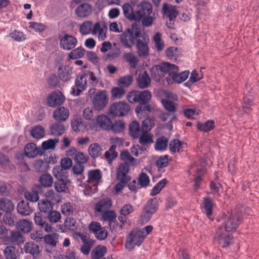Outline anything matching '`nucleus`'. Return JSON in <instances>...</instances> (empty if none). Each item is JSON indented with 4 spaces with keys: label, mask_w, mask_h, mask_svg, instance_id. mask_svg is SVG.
Returning a JSON list of instances; mask_svg holds the SVG:
<instances>
[{
    "label": "nucleus",
    "mask_w": 259,
    "mask_h": 259,
    "mask_svg": "<svg viewBox=\"0 0 259 259\" xmlns=\"http://www.w3.org/2000/svg\"><path fill=\"white\" fill-rule=\"evenodd\" d=\"M125 123L121 120L115 121L114 123L111 122L109 131H112L114 133H120L124 131Z\"/></svg>",
    "instance_id": "obj_42"
},
{
    "label": "nucleus",
    "mask_w": 259,
    "mask_h": 259,
    "mask_svg": "<svg viewBox=\"0 0 259 259\" xmlns=\"http://www.w3.org/2000/svg\"><path fill=\"white\" fill-rule=\"evenodd\" d=\"M85 50L81 47L72 50L68 54V58L70 59H76L83 57L85 54Z\"/></svg>",
    "instance_id": "obj_45"
},
{
    "label": "nucleus",
    "mask_w": 259,
    "mask_h": 259,
    "mask_svg": "<svg viewBox=\"0 0 259 259\" xmlns=\"http://www.w3.org/2000/svg\"><path fill=\"white\" fill-rule=\"evenodd\" d=\"M101 151V146L97 143L91 144L88 148L89 154L94 159L100 156Z\"/></svg>",
    "instance_id": "obj_33"
},
{
    "label": "nucleus",
    "mask_w": 259,
    "mask_h": 259,
    "mask_svg": "<svg viewBox=\"0 0 259 259\" xmlns=\"http://www.w3.org/2000/svg\"><path fill=\"white\" fill-rule=\"evenodd\" d=\"M152 11L151 4L147 2H144L138 6L137 10L136 12V23L139 22L145 16L149 15Z\"/></svg>",
    "instance_id": "obj_10"
},
{
    "label": "nucleus",
    "mask_w": 259,
    "mask_h": 259,
    "mask_svg": "<svg viewBox=\"0 0 259 259\" xmlns=\"http://www.w3.org/2000/svg\"><path fill=\"white\" fill-rule=\"evenodd\" d=\"M76 44L77 39L76 37L67 33L60 39V46L65 50H70L73 49Z\"/></svg>",
    "instance_id": "obj_11"
},
{
    "label": "nucleus",
    "mask_w": 259,
    "mask_h": 259,
    "mask_svg": "<svg viewBox=\"0 0 259 259\" xmlns=\"http://www.w3.org/2000/svg\"><path fill=\"white\" fill-rule=\"evenodd\" d=\"M122 9L124 16L126 18L131 21H135V22H136V13L134 12L133 9L129 3L124 4L122 6Z\"/></svg>",
    "instance_id": "obj_31"
},
{
    "label": "nucleus",
    "mask_w": 259,
    "mask_h": 259,
    "mask_svg": "<svg viewBox=\"0 0 259 259\" xmlns=\"http://www.w3.org/2000/svg\"><path fill=\"white\" fill-rule=\"evenodd\" d=\"M167 183L168 181L166 179L164 178L161 180L153 187L150 192V195L152 196H154L158 194L165 186Z\"/></svg>",
    "instance_id": "obj_43"
},
{
    "label": "nucleus",
    "mask_w": 259,
    "mask_h": 259,
    "mask_svg": "<svg viewBox=\"0 0 259 259\" xmlns=\"http://www.w3.org/2000/svg\"><path fill=\"white\" fill-rule=\"evenodd\" d=\"M47 220V216L43 215L40 212L35 213L34 217V221L36 225L40 226L41 228H44L46 232H50L52 231V227L50 225L46 222Z\"/></svg>",
    "instance_id": "obj_15"
},
{
    "label": "nucleus",
    "mask_w": 259,
    "mask_h": 259,
    "mask_svg": "<svg viewBox=\"0 0 259 259\" xmlns=\"http://www.w3.org/2000/svg\"><path fill=\"white\" fill-rule=\"evenodd\" d=\"M41 187L39 185H35L32 188V192H27L25 194V196L27 201L31 202H36L39 199L38 194H41Z\"/></svg>",
    "instance_id": "obj_18"
},
{
    "label": "nucleus",
    "mask_w": 259,
    "mask_h": 259,
    "mask_svg": "<svg viewBox=\"0 0 259 259\" xmlns=\"http://www.w3.org/2000/svg\"><path fill=\"white\" fill-rule=\"evenodd\" d=\"M119 39L125 48L131 49L135 45L139 57H146L149 55V38L148 35L142 32L139 24L134 22L131 28H127L120 34Z\"/></svg>",
    "instance_id": "obj_1"
},
{
    "label": "nucleus",
    "mask_w": 259,
    "mask_h": 259,
    "mask_svg": "<svg viewBox=\"0 0 259 259\" xmlns=\"http://www.w3.org/2000/svg\"><path fill=\"white\" fill-rule=\"evenodd\" d=\"M130 110V105L124 102L113 103L109 108V113L112 116H123L127 114Z\"/></svg>",
    "instance_id": "obj_7"
},
{
    "label": "nucleus",
    "mask_w": 259,
    "mask_h": 259,
    "mask_svg": "<svg viewBox=\"0 0 259 259\" xmlns=\"http://www.w3.org/2000/svg\"><path fill=\"white\" fill-rule=\"evenodd\" d=\"M59 79L56 74H52L48 79V85L50 88H54L59 85Z\"/></svg>",
    "instance_id": "obj_60"
},
{
    "label": "nucleus",
    "mask_w": 259,
    "mask_h": 259,
    "mask_svg": "<svg viewBox=\"0 0 259 259\" xmlns=\"http://www.w3.org/2000/svg\"><path fill=\"white\" fill-rule=\"evenodd\" d=\"M58 142L59 139L58 138H55L54 139H50L43 142L41 146L40 147L41 154H42V155H44L45 151L46 150L54 149Z\"/></svg>",
    "instance_id": "obj_25"
},
{
    "label": "nucleus",
    "mask_w": 259,
    "mask_h": 259,
    "mask_svg": "<svg viewBox=\"0 0 259 259\" xmlns=\"http://www.w3.org/2000/svg\"><path fill=\"white\" fill-rule=\"evenodd\" d=\"M40 151V147H37L33 143H30L25 146L24 153L28 157L34 158L37 155H42Z\"/></svg>",
    "instance_id": "obj_17"
},
{
    "label": "nucleus",
    "mask_w": 259,
    "mask_h": 259,
    "mask_svg": "<svg viewBox=\"0 0 259 259\" xmlns=\"http://www.w3.org/2000/svg\"><path fill=\"white\" fill-rule=\"evenodd\" d=\"M112 206V201L110 198L102 199L96 204L95 209L98 212H103L108 210Z\"/></svg>",
    "instance_id": "obj_22"
},
{
    "label": "nucleus",
    "mask_w": 259,
    "mask_h": 259,
    "mask_svg": "<svg viewBox=\"0 0 259 259\" xmlns=\"http://www.w3.org/2000/svg\"><path fill=\"white\" fill-rule=\"evenodd\" d=\"M86 89L85 85L80 82L78 79L75 80V87L72 88L71 94L74 96H79L80 93Z\"/></svg>",
    "instance_id": "obj_49"
},
{
    "label": "nucleus",
    "mask_w": 259,
    "mask_h": 259,
    "mask_svg": "<svg viewBox=\"0 0 259 259\" xmlns=\"http://www.w3.org/2000/svg\"><path fill=\"white\" fill-rule=\"evenodd\" d=\"M58 71V76L62 81L67 82L71 79L72 68L69 65H60Z\"/></svg>",
    "instance_id": "obj_13"
},
{
    "label": "nucleus",
    "mask_w": 259,
    "mask_h": 259,
    "mask_svg": "<svg viewBox=\"0 0 259 259\" xmlns=\"http://www.w3.org/2000/svg\"><path fill=\"white\" fill-rule=\"evenodd\" d=\"M97 122L101 128L109 131L111 120L107 116L102 114L98 116Z\"/></svg>",
    "instance_id": "obj_30"
},
{
    "label": "nucleus",
    "mask_w": 259,
    "mask_h": 259,
    "mask_svg": "<svg viewBox=\"0 0 259 259\" xmlns=\"http://www.w3.org/2000/svg\"><path fill=\"white\" fill-rule=\"evenodd\" d=\"M33 167L36 170L40 172L47 171L49 169L48 163L42 159L35 160L33 164Z\"/></svg>",
    "instance_id": "obj_44"
},
{
    "label": "nucleus",
    "mask_w": 259,
    "mask_h": 259,
    "mask_svg": "<svg viewBox=\"0 0 259 259\" xmlns=\"http://www.w3.org/2000/svg\"><path fill=\"white\" fill-rule=\"evenodd\" d=\"M130 171V165L129 164L125 162L123 163H121L118 168L117 169L116 178H121L124 180H126L127 178L129 179V181H131V178L130 176L127 175V174Z\"/></svg>",
    "instance_id": "obj_19"
},
{
    "label": "nucleus",
    "mask_w": 259,
    "mask_h": 259,
    "mask_svg": "<svg viewBox=\"0 0 259 259\" xmlns=\"http://www.w3.org/2000/svg\"><path fill=\"white\" fill-rule=\"evenodd\" d=\"M108 98L106 91H100L94 96L93 103L95 109L101 110L106 106Z\"/></svg>",
    "instance_id": "obj_9"
},
{
    "label": "nucleus",
    "mask_w": 259,
    "mask_h": 259,
    "mask_svg": "<svg viewBox=\"0 0 259 259\" xmlns=\"http://www.w3.org/2000/svg\"><path fill=\"white\" fill-rule=\"evenodd\" d=\"M153 136L149 134L148 132H142V135L139 138V143L143 145H146L153 143L152 139Z\"/></svg>",
    "instance_id": "obj_48"
},
{
    "label": "nucleus",
    "mask_w": 259,
    "mask_h": 259,
    "mask_svg": "<svg viewBox=\"0 0 259 259\" xmlns=\"http://www.w3.org/2000/svg\"><path fill=\"white\" fill-rule=\"evenodd\" d=\"M16 248L13 246H7L4 251V255L6 259H17Z\"/></svg>",
    "instance_id": "obj_53"
},
{
    "label": "nucleus",
    "mask_w": 259,
    "mask_h": 259,
    "mask_svg": "<svg viewBox=\"0 0 259 259\" xmlns=\"http://www.w3.org/2000/svg\"><path fill=\"white\" fill-rule=\"evenodd\" d=\"M102 179V173L100 169H96L90 170L88 171L89 183L92 182H99Z\"/></svg>",
    "instance_id": "obj_41"
},
{
    "label": "nucleus",
    "mask_w": 259,
    "mask_h": 259,
    "mask_svg": "<svg viewBox=\"0 0 259 259\" xmlns=\"http://www.w3.org/2000/svg\"><path fill=\"white\" fill-rule=\"evenodd\" d=\"M39 182L41 187V190L42 187L48 188L50 187L53 183V179L52 176L48 174H42L39 178Z\"/></svg>",
    "instance_id": "obj_37"
},
{
    "label": "nucleus",
    "mask_w": 259,
    "mask_h": 259,
    "mask_svg": "<svg viewBox=\"0 0 259 259\" xmlns=\"http://www.w3.org/2000/svg\"><path fill=\"white\" fill-rule=\"evenodd\" d=\"M141 132V127L137 121L134 120L129 124V134L134 139H138Z\"/></svg>",
    "instance_id": "obj_24"
},
{
    "label": "nucleus",
    "mask_w": 259,
    "mask_h": 259,
    "mask_svg": "<svg viewBox=\"0 0 259 259\" xmlns=\"http://www.w3.org/2000/svg\"><path fill=\"white\" fill-rule=\"evenodd\" d=\"M73 159L76 163L84 164L88 161L89 157L88 155H84L82 152H77L73 157Z\"/></svg>",
    "instance_id": "obj_55"
},
{
    "label": "nucleus",
    "mask_w": 259,
    "mask_h": 259,
    "mask_svg": "<svg viewBox=\"0 0 259 259\" xmlns=\"http://www.w3.org/2000/svg\"><path fill=\"white\" fill-rule=\"evenodd\" d=\"M215 127V123L214 120L210 119L207 120L204 123L200 122L197 123V128L198 131L203 132H208L213 130Z\"/></svg>",
    "instance_id": "obj_28"
},
{
    "label": "nucleus",
    "mask_w": 259,
    "mask_h": 259,
    "mask_svg": "<svg viewBox=\"0 0 259 259\" xmlns=\"http://www.w3.org/2000/svg\"><path fill=\"white\" fill-rule=\"evenodd\" d=\"M138 185H140V188L146 187L150 183V179L148 176L145 172L142 171L139 176L138 179Z\"/></svg>",
    "instance_id": "obj_50"
},
{
    "label": "nucleus",
    "mask_w": 259,
    "mask_h": 259,
    "mask_svg": "<svg viewBox=\"0 0 259 259\" xmlns=\"http://www.w3.org/2000/svg\"><path fill=\"white\" fill-rule=\"evenodd\" d=\"M70 180H63L62 179H57L54 183L55 190L58 192H64L67 189V184L70 183Z\"/></svg>",
    "instance_id": "obj_38"
},
{
    "label": "nucleus",
    "mask_w": 259,
    "mask_h": 259,
    "mask_svg": "<svg viewBox=\"0 0 259 259\" xmlns=\"http://www.w3.org/2000/svg\"><path fill=\"white\" fill-rule=\"evenodd\" d=\"M163 11L165 15H167L169 21L174 20L179 14V12L176 10L175 7L169 6L164 4L163 7Z\"/></svg>",
    "instance_id": "obj_26"
},
{
    "label": "nucleus",
    "mask_w": 259,
    "mask_h": 259,
    "mask_svg": "<svg viewBox=\"0 0 259 259\" xmlns=\"http://www.w3.org/2000/svg\"><path fill=\"white\" fill-rule=\"evenodd\" d=\"M136 80L138 87L141 89L148 88L151 82V78L147 71H144L142 75H139Z\"/></svg>",
    "instance_id": "obj_21"
},
{
    "label": "nucleus",
    "mask_w": 259,
    "mask_h": 259,
    "mask_svg": "<svg viewBox=\"0 0 259 259\" xmlns=\"http://www.w3.org/2000/svg\"><path fill=\"white\" fill-rule=\"evenodd\" d=\"M125 92L123 88L114 87L111 90L112 97L117 99H120L125 94Z\"/></svg>",
    "instance_id": "obj_62"
},
{
    "label": "nucleus",
    "mask_w": 259,
    "mask_h": 259,
    "mask_svg": "<svg viewBox=\"0 0 259 259\" xmlns=\"http://www.w3.org/2000/svg\"><path fill=\"white\" fill-rule=\"evenodd\" d=\"M161 102L164 108L168 112H174L176 110V107L173 101L167 99H163Z\"/></svg>",
    "instance_id": "obj_54"
},
{
    "label": "nucleus",
    "mask_w": 259,
    "mask_h": 259,
    "mask_svg": "<svg viewBox=\"0 0 259 259\" xmlns=\"http://www.w3.org/2000/svg\"><path fill=\"white\" fill-rule=\"evenodd\" d=\"M14 208L15 205L11 200L5 198L0 199V210L5 213L13 212Z\"/></svg>",
    "instance_id": "obj_27"
},
{
    "label": "nucleus",
    "mask_w": 259,
    "mask_h": 259,
    "mask_svg": "<svg viewBox=\"0 0 259 259\" xmlns=\"http://www.w3.org/2000/svg\"><path fill=\"white\" fill-rule=\"evenodd\" d=\"M47 217L50 222L56 223L60 221L61 214L57 211L52 210L47 215Z\"/></svg>",
    "instance_id": "obj_59"
},
{
    "label": "nucleus",
    "mask_w": 259,
    "mask_h": 259,
    "mask_svg": "<svg viewBox=\"0 0 259 259\" xmlns=\"http://www.w3.org/2000/svg\"><path fill=\"white\" fill-rule=\"evenodd\" d=\"M65 100V97L60 91H55L51 93L47 99L48 106L55 108L62 105Z\"/></svg>",
    "instance_id": "obj_8"
},
{
    "label": "nucleus",
    "mask_w": 259,
    "mask_h": 259,
    "mask_svg": "<svg viewBox=\"0 0 259 259\" xmlns=\"http://www.w3.org/2000/svg\"><path fill=\"white\" fill-rule=\"evenodd\" d=\"M151 97V93L148 90H133L130 92L126 96V99L130 103L139 104L135 108V112L138 116L140 114H145L146 111H151V106L149 104Z\"/></svg>",
    "instance_id": "obj_4"
},
{
    "label": "nucleus",
    "mask_w": 259,
    "mask_h": 259,
    "mask_svg": "<svg viewBox=\"0 0 259 259\" xmlns=\"http://www.w3.org/2000/svg\"><path fill=\"white\" fill-rule=\"evenodd\" d=\"M51 135L54 136H60L65 131L63 124L58 123H55L50 127Z\"/></svg>",
    "instance_id": "obj_36"
},
{
    "label": "nucleus",
    "mask_w": 259,
    "mask_h": 259,
    "mask_svg": "<svg viewBox=\"0 0 259 259\" xmlns=\"http://www.w3.org/2000/svg\"><path fill=\"white\" fill-rule=\"evenodd\" d=\"M168 142V139L164 136L161 137L157 139L155 143V149L159 151L166 150Z\"/></svg>",
    "instance_id": "obj_46"
},
{
    "label": "nucleus",
    "mask_w": 259,
    "mask_h": 259,
    "mask_svg": "<svg viewBox=\"0 0 259 259\" xmlns=\"http://www.w3.org/2000/svg\"><path fill=\"white\" fill-rule=\"evenodd\" d=\"M69 115V110L64 107H59L53 112V118L58 122L66 121Z\"/></svg>",
    "instance_id": "obj_16"
},
{
    "label": "nucleus",
    "mask_w": 259,
    "mask_h": 259,
    "mask_svg": "<svg viewBox=\"0 0 259 259\" xmlns=\"http://www.w3.org/2000/svg\"><path fill=\"white\" fill-rule=\"evenodd\" d=\"M242 222L240 213L236 211H232L224 222L225 230L220 227L217 235L220 246L223 248L229 246L233 243V237L229 233L234 232Z\"/></svg>",
    "instance_id": "obj_3"
},
{
    "label": "nucleus",
    "mask_w": 259,
    "mask_h": 259,
    "mask_svg": "<svg viewBox=\"0 0 259 259\" xmlns=\"http://www.w3.org/2000/svg\"><path fill=\"white\" fill-rule=\"evenodd\" d=\"M155 125L154 117H147L144 120L141 124V132H148Z\"/></svg>",
    "instance_id": "obj_40"
},
{
    "label": "nucleus",
    "mask_w": 259,
    "mask_h": 259,
    "mask_svg": "<svg viewBox=\"0 0 259 259\" xmlns=\"http://www.w3.org/2000/svg\"><path fill=\"white\" fill-rule=\"evenodd\" d=\"M124 59L128 63L132 68H136L138 65L139 60L133 53H128L124 55Z\"/></svg>",
    "instance_id": "obj_47"
},
{
    "label": "nucleus",
    "mask_w": 259,
    "mask_h": 259,
    "mask_svg": "<svg viewBox=\"0 0 259 259\" xmlns=\"http://www.w3.org/2000/svg\"><path fill=\"white\" fill-rule=\"evenodd\" d=\"M24 250L26 253L31 254L33 258H36L41 252L39 246L33 241L26 242L24 245Z\"/></svg>",
    "instance_id": "obj_12"
},
{
    "label": "nucleus",
    "mask_w": 259,
    "mask_h": 259,
    "mask_svg": "<svg viewBox=\"0 0 259 259\" xmlns=\"http://www.w3.org/2000/svg\"><path fill=\"white\" fill-rule=\"evenodd\" d=\"M102 218L104 221L112 223L113 221H115L116 214L114 210H106L103 212Z\"/></svg>",
    "instance_id": "obj_52"
},
{
    "label": "nucleus",
    "mask_w": 259,
    "mask_h": 259,
    "mask_svg": "<svg viewBox=\"0 0 259 259\" xmlns=\"http://www.w3.org/2000/svg\"><path fill=\"white\" fill-rule=\"evenodd\" d=\"M10 36L14 40L17 41H22L26 39L25 35L23 32L17 30H15L12 32L10 34Z\"/></svg>",
    "instance_id": "obj_64"
},
{
    "label": "nucleus",
    "mask_w": 259,
    "mask_h": 259,
    "mask_svg": "<svg viewBox=\"0 0 259 259\" xmlns=\"http://www.w3.org/2000/svg\"><path fill=\"white\" fill-rule=\"evenodd\" d=\"M159 208L158 199L156 197L149 199L144 206L140 215V221L142 224L147 223Z\"/></svg>",
    "instance_id": "obj_5"
},
{
    "label": "nucleus",
    "mask_w": 259,
    "mask_h": 259,
    "mask_svg": "<svg viewBox=\"0 0 259 259\" xmlns=\"http://www.w3.org/2000/svg\"><path fill=\"white\" fill-rule=\"evenodd\" d=\"M17 227L21 232L24 233H27L31 230L32 228V223L31 222L26 220H22L17 223Z\"/></svg>",
    "instance_id": "obj_35"
},
{
    "label": "nucleus",
    "mask_w": 259,
    "mask_h": 259,
    "mask_svg": "<svg viewBox=\"0 0 259 259\" xmlns=\"http://www.w3.org/2000/svg\"><path fill=\"white\" fill-rule=\"evenodd\" d=\"M67 170L60 166H56L53 169V174L56 179L69 180Z\"/></svg>",
    "instance_id": "obj_32"
},
{
    "label": "nucleus",
    "mask_w": 259,
    "mask_h": 259,
    "mask_svg": "<svg viewBox=\"0 0 259 259\" xmlns=\"http://www.w3.org/2000/svg\"><path fill=\"white\" fill-rule=\"evenodd\" d=\"M93 24L91 21H85L82 23L80 27V32L82 34H87L92 30Z\"/></svg>",
    "instance_id": "obj_61"
},
{
    "label": "nucleus",
    "mask_w": 259,
    "mask_h": 259,
    "mask_svg": "<svg viewBox=\"0 0 259 259\" xmlns=\"http://www.w3.org/2000/svg\"><path fill=\"white\" fill-rule=\"evenodd\" d=\"M133 82V77L127 75L120 78L118 80V85L121 88H126L130 85Z\"/></svg>",
    "instance_id": "obj_58"
},
{
    "label": "nucleus",
    "mask_w": 259,
    "mask_h": 259,
    "mask_svg": "<svg viewBox=\"0 0 259 259\" xmlns=\"http://www.w3.org/2000/svg\"><path fill=\"white\" fill-rule=\"evenodd\" d=\"M92 6L88 3H83L79 5L75 10L76 16L79 18H87L91 15Z\"/></svg>",
    "instance_id": "obj_14"
},
{
    "label": "nucleus",
    "mask_w": 259,
    "mask_h": 259,
    "mask_svg": "<svg viewBox=\"0 0 259 259\" xmlns=\"http://www.w3.org/2000/svg\"><path fill=\"white\" fill-rule=\"evenodd\" d=\"M179 71V68L177 65L168 62L154 65L150 70L152 77L157 82H159L165 74L168 73L174 82L181 83L188 78L189 71L186 70L178 73Z\"/></svg>",
    "instance_id": "obj_2"
},
{
    "label": "nucleus",
    "mask_w": 259,
    "mask_h": 259,
    "mask_svg": "<svg viewBox=\"0 0 259 259\" xmlns=\"http://www.w3.org/2000/svg\"><path fill=\"white\" fill-rule=\"evenodd\" d=\"M182 144L183 142L179 139H174L169 144V150L172 153H175L176 151L180 152Z\"/></svg>",
    "instance_id": "obj_56"
},
{
    "label": "nucleus",
    "mask_w": 259,
    "mask_h": 259,
    "mask_svg": "<svg viewBox=\"0 0 259 259\" xmlns=\"http://www.w3.org/2000/svg\"><path fill=\"white\" fill-rule=\"evenodd\" d=\"M107 251L105 246L99 245L96 246L91 252V257L93 259H99L102 258L106 253Z\"/></svg>",
    "instance_id": "obj_29"
},
{
    "label": "nucleus",
    "mask_w": 259,
    "mask_h": 259,
    "mask_svg": "<svg viewBox=\"0 0 259 259\" xmlns=\"http://www.w3.org/2000/svg\"><path fill=\"white\" fill-rule=\"evenodd\" d=\"M116 146L112 145L110 147L109 150L105 152L104 156L109 161H112L118 156L117 152L115 151Z\"/></svg>",
    "instance_id": "obj_51"
},
{
    "label": "nucleus",
    "mask_w": 259,
    "mask_h": 259,
    "mask_svg": "<svg viewBox=\"0 0 259 259\" xmlns=\"http://www.w3.org/2000/svg\"><path fill=\"white\" fill-rule=\"evenodd\" d=\"M61 212L66 215L69 216L73 213V208L70 202L65 203L61 206Z\"/></svg>",
    "instance_id": "obj_63"
},
{
    "label": "nucleus",
    "mask_w": 259,
    "mask_h": 259,
    "mask_svg": "<svg viewBox=\"0 0 259 259\" xmlns=\"http://www.w3.org/2000/svg\"><path fill=\"white\" fill-rule=\"evenodd\" d=\"M17 210L18 212L22 215H29L33 211L29 205V202L24 200H21L18 203Z\"/></svg>",
    "instance_id": "obj_20"
},
{
    "label": "nucleus",
    "mask_w": 259,
    "mask_h": 259,
    "mask_svg": "<svg viewBox=\"0 0 259 259\" xmlns=\"http://www.w3.org/2000/svg\"><path fill=\"white\" fill-rule=\"evenodd\" d=\"M144 239L143 233L139 229L134 228L130 231L126 237L125 247L129 251H131L136 246H140Z\"/></svg>",
    "instance_id": "obj_6"
},
{
    "label": "nucleus",
    "mask_w": 259,
    "mask_h": 259,
    "mask_svg": "<svg viewBox=\"0 0 259 259\" xmlns=\"http://www.w3.org/2000/svg\"><path fill=\"white\" fill-rule=\"evenodd\" d=\"M54 203L49 200H42L38 202V205L40 213L48 214L53 210Z\"/></svg>",
    "instance_id": "obj_23"
},
{
    "label": "nucleus",
    "mask_w": 259,
    "mask_h": 259,
    "mask_svg": "<svg viewBox=\"0 0 259 259\" xmlns=\"http://www.w3.org/2000/svg\"><path fill=\"white\" fill-rule=\"evenodd\" d=\"M15 215L12 214V212L5 213L3 220L5 224L10 226H13L15 225Z\"/></svg>",
    "instance_id": "obj_57"
},
{
    "label": "nucleus",
    "mask_w": 259,
    "mask_h": 259,
    "mask_svg": "<svg viewBox=\"0 0 259 259\" xmlns=\"http://www.w3.org/2000/svg\"><path fill=\"white\" fill-rule=\"evenodd\" d=\"M203 205L206 215L208 218H210L212 214L213 203L210 198L204 197L203 198Z\"/></svg>",
    "instance_id": "obj_34"
},
{
    "label": "nucleus",
    "mask_w": 259,
    "mask_h": 259,
    "mask_svg": "<svg viewBox=\"0 0 259 259\" xmlns=\"http://www.w3.org/2000/svg\"><path fill=\"white\" fill-rule=\"evenodd\" d=\"M45 128L41 125L34 126L30 131V135L34 139L39 140L45 136Z\"/></svg>",
    "instance_id": "obj_39"
}]
</instances>
